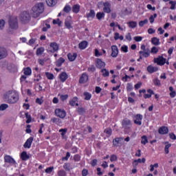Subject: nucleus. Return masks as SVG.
<instances>
[{"label":"nucleus","instance_id":"nucleus-43","mask_svg":"<svg viewBox=\"0 0 176 176\" xmlns=\"http://www.w3.org/2000/svg\"><path fill=\"white\" fill-rule=\"evenodd\" d=\"M157 17V14H153V15H151L149 17V21L151 24H153V23L155 22V19H156Z\"/></svg>","mask_w":176,"mask_h":176},{"label":"nucleus","instance_id":"nucleus-58","mask_svg":"<svg viewBox=\"0 0 176 176\" xmlns=\"http://www.w3.org/2000/svg\"><path fill=\"white\" fill-rule=\"evenodd\" d=\"M58 176H66L67 173H65V170H60L58 172Z\"/></svg>","mask_w":176,"mask_h":176},{"label":"nucleus","instance_id":"nucleus-39","mask_svg":"<svg viewBox=\"0 0 176 176\" xmlns=\"http://www.w3.org/2000/svg\"><path fill=\"white\" fill-rule=\"evenodd\" d=\"M65 61L64 58H60L57 61H56V65L57 67H61L63 65V63Z\"/></svg>","mask_w":176,"mask_h":176},{"label":"nucleus","instance_id":"nucleus-64","mask_svg":"<svg viewBox=\"0 0 176 176\" xmlns=\"http://www.w3.org/2000/svg\"><path fill=\"white\" fill-rule=\"evenodd\" d=\"M53 24H58L59 25H61V21H60V19H54Z\"/></svg>","mask_w":176,"mask_h":176},{"label":"nucleus","instance_id":"nucleus-53","mask_svg":"<svg viewBox=\"0 0 176 176\" xmlns=\"http://www.w3.org/2000/svg\"><path fill=\"white\" fill-rule=\"evenodd\" d=\"M146 8L147 9H148V10H152V12H155V10H156V7H153L151 4H148L146 6Z\"/></svg>","mask_w":176,"mask_h":176},{"label":"nucleus","instance_id":"nucleus-54","mask_svg":"<svg viewBox=\"0 0 176 176\" xmlns=\"http://www.w3.org/2000/svg\"><path fill=\"white\" fill-rule=\"evenodd\" d=\"M118 160V156L116 155H111L110 157V162H116Z\"/></svg>","mask_w":176,"mask_h":176},{"label":"nucleus","instance_id":"nucleus-9","mask_svg":"<svg viewBox=\"0 0 176 176\" xmlns=\"http://www.w3.org/2000/svg\"><path fill=\"white\" fill-rule=\"evenodd\" d=\"M143 116L141 114H137L133 116V122L135 124H138V126H141L142 124V119Z\"/></svg>","mask_w":176,"mask_h":176},{"label":"nucleus","instance_id":"nucleus-30","mask_svg":"<svg viewBox=\"0 0 176 176\" xmlns=\"http://www.w3.org/2000/svg\"><path fill=\"white\" fill-rule=\"evenodd\" d=\"M21 159H22V160H24V161L28 160V159H30V155L27 154V152L23 151L21 154Z\"/></svg>","mask_w":176,"mask_h":176},{"label":"nucleus","instance_id":"nucleus-17","mask_svg":"<svg viewBox=\"0 0 176 176\" xmlns=\"http://www.w3.org/2000/svg\"><path fill=\"white\" fill-rule=\"evenodd\" d=\"M139 54L140 59H142V57H145V58H146L151 56V52L149 51V50L145 51H140Z\"/></svg>","mask_w":176,"mask_h":176},{"label":"nucleus","instance_id":"nucleus-5","mask_svg":"<svg viewBox=\"0 0 176 176\" xmlns=\"http://www.w3.org/2000/svg\"><path fill=\"white\" fill-rule=\"evenodd\" d=\"M19 19L21 21V23H23V24H25L26 23H28L31 19V16L30 15V12L24 11L23 12L20 16Z\"/></svg>","mask_w":176,"mask_h":176},{"label":"nucleus","instance_id":"nucleus-50","mask_svg":"<svg viewBox=\"0 0 176 176\" xmlns=\"http://www.w3.org/2000/svg\"><path fill=\"white\" fill-rule=\"evenodd\" d=\"M5 24H6V23L5 22V20L1 19L0 20V30H3V28H5Z\"/></svg>","mask_w":176,"mask_h":176},{"label":"nucleus","instance_id":"nucleus-34","mask_svg":"<svg viewBox=\"0 0 176 176\" xmlns=\"http://www.w3.org/2000/svg\"><path fill=\"white\" fill-rule=\"evenodd\" d=\"M151 43H153V45H155V46H157L160 44V40L156 37H153L151 39Z\"/></svg>","mask_w":176,"mask_h":176},{"label":"nucleus","instance_id":"nucleus-33","mask_svg":"<svg viewBox=\"0 0 176 176\" xmlns=\"http://www.w3.org/2000/svg\"><path fill=\"white\" fill-rule=\"evenodd\" d=\"M148 142H149V141L148 140V137H146V135L142 136L141 144H142V145H146Z\"/></svg>","mask_w":176,"mask_h":176},{"label":"nucleus","instance_id":"nucleus-44","mask_svg":"<svg viewBox=\"0 0 176 176\" xmlns=\"http://www.w3.org/2000/svg\"><path fill=\"white\" fill-rule=\"evenodd\" d=\"M68 131V129H60L59 130V133H60V135H62L63 138L65 137V134H67V132Z\"/></svg>","mask_w":176,"mask_h":176},{"label":"nucleus","instance_id":"nucleus-63","mask_svg":"<svg viewBox=\"0 0 176 176\" xmlns=\"http://www.w3.org/2000/svg\"><path fill=\"white\" fill-rule=\"evenodd\" d=\"M94 71H96V67L94 65H91L89 67H88L89 72H94Z\"/></svg>","mask_w":176,"mask_h":176},{"label":"nucleus","instance_id":"nucleus-26","mask_svg":"<svg viewBox=\"0 0 176 176\" xmlns=\"http://www.w3.org/2000/svg\"><path fill=\"white\" fill-rule=\"evenodd\" d=\"M87 45H89L87 41H82L78 45L79 49H80L81 50H85V49L87 47Z\"/></svg>","mask_w":176,"mask_h":176},{"label":"nucleus","instance_id":"nucleus-48","mask_svg":"<svg viewBox=\"0 0 176 176\" xmlns=\"http://www.w3.org/2000/svg\"><path fill=\"white\" fill-rule=\"evenodd\" d=\"M104 133L108 135V137H111L112 134V129H111V128H107L104 129Z\"/></svg>","mask_w":176,"mask_h":176},{"label":"nucleus","instance_id":"nucleus-51","mask_svg":"<svg viewBox=\"0 0 176 176\" xmlns=\"http://www.w3.org/2000/svg\"><path fill=\"white\" fill-rule=\"evenodd\" d=\"M145 24H148V19H144V21H140L139 22V25L140 27H144V25H145Z\"/></svg>","mask_w":176,"mask_h":176},{"label":"nucleus","instance_id":"nucleus-45","mask_svg":"<svg viewBox=\"0 0 176 176\" xmlns=\"http://www.w3.org/2000/svg\"><path fill=\"white\" fill-rule=\"evenodd\" d=\"M8 108H9V104H1L0 105V111H6Z\"/></svg>","mask_w":176,"mask_h":176},{"label":"nucleus","instance_id":"nucleus-1","mask_svg":"<svg viewBox=\"0 0 176 176\" xmlns=\"http://www.w3.org/2000/svg\"><path fill=\"white\" fill-rule=\"evenodd\" d=\"M19 93L16 91H8L3 96V99L8 104H16L19 101Z\"/></svg>","mask_w":176,"mask_h":176},{"label":"nucleus","instance_id":"nucleus-25","mask_svg":"<svg viewBox=\"0 0 176 176\" xmlns=\"http://www.w3.org/2000/svg\"><path fill=\"white\" fill-rule=\"evenodd\" d=\"M67 57L69 61H75L76 57H78V54L76 53H70L67 55Z\"/></svg>","mask_w":176,"mask_h":176},{"label":"nucleus","instance_id":"nucleus-59","mask_svg":"<svg viewBox=\"0 0 176 176\" xmlns=\"http://www.w3.org/2000/svg\"><path fill=\"white\" fill-rule=\"evenodd\" d=\"M101 56H102V53L100 52V51H98V49H96L95 50V56L96 57H100Z\"/></svg>","mask_w":176,"mask_h":176},{"label":"nucleus","instance_id":"nucleus-11","mask_svg":"<svg viewBox=\"0 0 176 176\" xmlns=\"http://www.w3.org/2000/svg\"><path fill=\"white\" fill-rule=\"evenodd\" d=\"M7 69L9 72H11V74H14L17 72V65L13 63H8L7 65Z\"/></svg>","mask_w":176,"mask_h":176},{"label":"nucleus","instance_id":"nucleus-55","mask_svg":"<svg viewBox=\"0 0 176 176\" xmlns=\"http://www.w3.org/2000/svg\"><path fill=\"white\" fill-rule=\"evenodd\" d=\"M36 104H38V105H42V104H43V98H36Z\"/></svg>","mask_w":176,"mask_h":176},{"label":"nucleus","instance_id":"nucleus-52","mask_svg":"<svg viewBox=\"0 0 176 176\" xmlns=\"http://www.w3.org/2000/svg\"><path fill=\"white\" fill-rule=\"evenodd\" d=\"M121 50L124 53H127V52H129V47H127L126 45H123L121 47Z\"/></svg>","mask_w":176,"mask_h":176},{"label":"nucleus","instance_id":"nucleus-62","mask_svg":"<svg viewBox=\"0 0 176 176\" xmlns=\"http://www.w3.org/2000/svg\"><path fill=\"white\" fill-rule=\"evenodd\" d=\"M78 112L80 113V115H82V113H85V110L83 107H78Z\"/></svg>","mask_w":176,"mask_h":176},{"label":"nucleus","instance_id":"nucleus-24","mask_svg":"<svg viewBox=\"0 0 176 176\" xmlns=\"http://www.w3.org/2000/svg\"><path fill=\"white\" fill-rule=\"evenodd\" d=\"M69 104L72 107H75V105L76 107H79V104H78V98L74 97L70 101H69Z\"/></svg>","mask_w":176,"mask_h":176},{"label":"nucleus","instance_id":"nucleus-8","mask_svg":"<svg viewBox=\"0 0 176 176\" xmlns=\"http://www.w3.org/2000/svg\"><path fill=\"white\" fill-rule=\"evenodd\" d=\"M58 51V44L56 42L51 43L50 44V47L48 48V52L50 53H56V52Z\"/></svg>","mask_w":176,"mask_h":176},{"label":"nucleus","instance_id":"nucleus-32","mask_svg":"<svg viewBox=\"0 0 176 176\" xmlns=\"http://www.w3.org/2000/svg\"><path fill=\"white\" fill-rule=\"evenodd\" d=\"M45 52V48L43 47H41L39 48H37L36 54L37 56H42L43 53Z\"/></svg>","mask_w":176,"mask_h":176},{"label":"nucleus","instance_id":"nucleus-27","mask_svg":"<svg viewBox=\"0 0 176 176\" xmlns=\"http://www.w3.org/2000/svg\"><path fill=\"white\" fill-rule=\"evenodd\" d=\"M121 141H123V138H116L113 140V145H114V146H118Z\"/></svg>","mask_w":176,"mask_h":176},{"label":"nucleus","instance_id":"nucleus-3","mask_svg":"<svg viewBox=\"0 0 176 176\" xmlns=\"http://www.w3.org/2000/svg\"><path fill=\"white\" fill-rule=\"evenodd\" d=\"M9 28L8 31L12 34V31H16L19 28V22L17 16H11L8 21Z\"/></svg>","mask_w":176,"mask_h":176},{"label":"nucleus","instance_id":"nucleus-18","mask_svg":"<svg viewBox=\"0 0 176 176\" xmlns=\"http://www.w3.org/2000/svg\"><path fill=\"white\" fill-rule=\"evenodd\" d=\"M89 80V76L86 73H83L80 77L79 83L84 84Z\"/></svg>","mask_w":176,"mask_h":176},{"label":"nucleus","instance_id":"nucleus-37","mask_svg":"<svg viewBox=\"0 0 176 176\" xmlns=\"http://www.w3.org/2000/svg\"><path fill=\"white\" fill-rule=\"evenodd\" d=\"M127 24L130 28H135V27H137L138 23L137 22L132 21L128 22Z\"/></svg>","mask_w":176,"mask_h":176},{"label":"nucleus","instance_id":"nucleus-6","mask_svg":"<svg viewBox=\"0 0 176 176\" xmlns=\"http://www.w3.org/2000/svg\"><path fill=\"white\" fill-rule=\"evenodd\" d=\"M23 76H21V82H24L27 79L28 76H30V75L32 74V70H31V68L26 67L23 69Z\"/></svg>","mask_w":176,"mask_h":176},{"label":"nucleus","instance_id":"nucleus-2","mask_svg":"<svg viewBox=\"0 0 176 176\" xmlns=\"http://www.w3.org/2000/svg\"><path fill=\"white\" fill-rule=\"evenodd\" d=\"M45 10V6H43V3H38L36 4L32 9V16L34 19H38L42 13H43Z\"/></svg>","mask_w":176,"mask_h":176},{"label":"nucleus","instance_id":"nucleus-16","mask_svg":"<svg viewBox=\"0 0 176 176\" xmlns=\"http://www.w3.org/2000/svg\"><path fill=\"white\" fill-rule=\"evenodd\" d=\"M119 54V49H118V46L116 45H112L111 46V57H113L114 58L118 57V55Z\"/></svg>","mask_w":176,"mask_h":176},{"label":"nucleus","instance_id":"nucleus-49","mask_svg":"<svg viewBox=\"0 0 176 176\" xmlns=\"http://www.w3.org/2000/svg\"><path fill=\"white\" fill-rule=\"evenodd\" d=\"M155 86H158V87H160L161 86V83H160V80L158 79V78H155L153 80Z\"/></svg>","mask_w":176,"mask_h":176},{"label":"nucleus","instance_id":"nucleus-29","mask_svg":"<svg viewBox=\"0 0 176 176\" xmlns=\"http://www.w3.org/2000/svg\"><path fill=\"white\" fill-rule=\"evenodd\" d=\"M100 72L103 76V78H108V76H109V71H108V69H102L100 70Z\"/></svg>","mask_w":176,"mask_h":176},{"label":"nucleus","instance_id":"nucleus-21","mask_svg":"<svg viewBox=\"0 0 176 176\" xmlns=\"http://www.w3.org/2000/svg\"><path fill=\"white\" fill-rule=\"evenodd\" d=\"M157 67H153L152 65H148L147 67V71L149 74H153V72H157L158 71Z\"/></svg>","mask_w":176,"mask_h":176},{"label":"nucleus","instance_id":"nucleus-15","mask_svg":"<svg viewBox=\"0 0 176 176\" xmlns=\"http://www.w3.org/2000/svg\"><path fill=\"white\" fill-rule=\"evenodd\" d=\"M106 64L105 62L102 61L100 58H96V67L98 68L99 69H101V68H104Z\"/></svg>","mask_w":176,"mask_h":176},{"label":"nucleus","instance_id":"nucleus-22","mask_svg":"<svg viewBox=\"0 0 176 176\" xmlns=\"http://www.w3.org/2000/svg\"><path fill=\"white\" fill-rule=\"evenodd\" d=\"M8 57V51L6 49H2L0 50V60L2 58H6Z\"/></svg>","mask_w":176,"mask_h":176},{"label":"nucleus","instance_id":"nucleus-28","mask_svg":"<svg viewBox=\"0 0 176 176\" xmlns=\"http://www.w3.org/2000/svg\"><path fill=\"white\" fill-rule=\"evenodd\" d=\"M80 10V6L79 4L74 5L72 7L73 13H79Z\"/></svg>","mask_w":176,"mask_h":176},{"label":"nucleus","instance_id":"nucleus-57","mask_svg":"<svg viewBox=\"0 0 176 176\" xmlns=\"http://www.w3.org/2000/svg\"><path fill=\"white\" fill-rule=\"evenodd\" d=\"M41 79H42V77L41 76V75H38L37 76H35L34 79V83H38V82H39V80H41Z\"/></svg>","mask_w":176,"mask_h":176},{"label":"nucleus","instance_id":"nucleus-31","mask_svg":"<svg viewBox=\"0 0 176 176\" xmlns=\"http://www.w3.org/2000/svg\"><path fill=\"white\" fill-rule=\"evenodd\" d=\"M87 16L89 19H94L96 16V12L94 10H91L90 12L87 14Z\"/></svg>","mask_w":176,"mask_h":176},{"label":"nucleus","instance_id":"nucleus-35","mask_svg":"<svg viewBox=\"0 0 176 176\" xmlns=\"http://www.w3.org/2000/svg\"><path fill=\"white\" fill-rule=\"evenodd\" d=\"M105 17V13L102 12H99L96 14V18L98 20H101V19H104Z\"/></svg>","mask_w":176,"mask_h":176},{"label":"nucleus","instance_id":"nucleus-40","mask_svg":"<svg viewBox=\"0 0 176 176\" xmlns=\"http://www.w3.org/2000/svg\"><path fill=\"white\" fill-rule=\"evenodd\" d=\"M169 3L170 5V9L171 10H175V6H176V1H170Z\"/></svg>","mask_w":176,"mask_h":176},{"label":"nucleus","instance_id":"nucleus-12","mask_svg":"<svg viewBox=\"0 0 176 176\" xmlns=\"http://www.w3.org/2000/svg\"><path fill=\"white\" fill-rule=\"evenodd\" d=\"M4 162L6 163H9V164H12V166H14L15 164H17L16 162V160L12 157L10 155H5L4 156Z\"/></svg>","mask_w":176,"mask_h":176},{"label":"nucleus","instance_id":"nucleus-14","mask_svg":"<svg viewBox=\"0 0 176 176\" xmlns=\"http://www.w3.org/2000/svg\"><path fill=\"white\" fill-rule=\"evenodd\" d=\"M122 127L125 129V130H129V129L131 128V121L127 118H125L122 121Z\"/></svg>","mask_w":176,"mask_h":176},{"label":"nucleus","instance_id":"nucleus-10","mask_svg":"<svg viewBox=\"0 0 176 176\" xmlns=\"http://www.w3.org/2000/svg\"><path fill=\"white\" fill-rule=\"evenodd\" d=\"M166 58L163 56H159L158 58H155L153 62L157 65H164L166 64Z\"/></svg>","mask_w":176,"mask_h":176},{"label":"nucleus","instance_id":"nucleus-36","mask_svg":"<svg viewBox=\"0 0 176 176\" xmlns=\"http://www.w3.org/2000/svg\"><path fill=\"white\" fill-rule=\"evenodd\" d=\"M169 91H170V97H171V98H174V97L176 96V92L174 91V88L173 87H170Z\"/></svg>","mask_w":176,"mask_h":176},{"label":"nucleus","instance_id":"nucleus-47","mask_svg":"<svg viewBox=\"0 0 176 176\" xmlns=\"http://www.w3.org/2000/svg\"><path fill=\"white\" fill-rule=\"evenodd\" d=\"M159 52V48H157V47H153L151 50V53H152L153 54H157Z\"/></svg>","mask_w":176,"mask_h":176},{"label":"nucleus","instance_id":"nucleus-20","mask_svg":"<svg viewBox=\"0 0 176 176\" xmlns=\"http://www.w3.org/2000/svg\"><path fill=\"white\" fill-rule=\"evenodd\" d=\"M59 79H60V82L64 83V82H65V80H67L68 79V74H67L65 72H62L59 75Z\"/></svg>","mask_w":176,"mask_h":176},{"label":"nucleus","instance_id":"nucleus-42","mask_svg":"<svg viewBox=\"0 0 176 176\" xmlns=\"http://www.w3.org/2000/svg\"><path fill=\"white\" fill-rule=\"evenodd\" d=\"M45 75L47 79H50V80H53V79H54V75L52 73L45 72Z\"/></svg>","mask_w":176,"mask_h":176},{"label":"nucleus","instance_id":"nucleus-13","mask_svg":"<svg viewBox=\"0 0 176 176\" xmlns=\"http://www.w3.org/2000/svg\"><path fill=\"white\" fill-rule=\"evenodd\" d=\"M72 23H73L72 17L67 16L65 21V25L66 28H67V30L72 29L73 28Z\"/></svg>","mask_w":176,"mask_h":176},{"label":"nucleus","instance_id":"nucleus-56","mask_svg":"<svg viewBox=\"0 0 176 176\" xmlns=\"http://www.w3.org/2000/svg\"><path fill=\"white\" fill-rule=\"evenodd\" d=\"M60 96V99L61 100V101H65V100H67L68 98V95L65 94V95H58Z\"/></svg>","mask_w":176,"mask_h":176},{"label":"nucleus","instance_id":"nucleus-60","mask_svg":"<svg viewBox=\"0 0 176 176\" xmlns=\"http://www.w3.org/2000/svg\"><path fill=\"white\" fill-rule=\"evenodd\" d=\"M171 146V144H168L165 146L164 151L166 154L168 153V149H170V147Z\"/></svg>","mask_w":176,"mask_h":176},{"label":"nucleus","instance_id":"nucleus-23","mask_svg":"<svg viewBox=\"0 0 176 176\" xmlns=\"http://www.w3.org/2000/svg\"><path fill=\"white\" fill-rule=\"evenodd\" d=\"M158 133L160 134H167L168 133V128L167 126H161L158 130Z\"/></svg>","mask_w":176,"mask_h":176},{"label":"nucleus","instance_id":"nucleus-7","mask_svg":"<svg viewBox=\"0 0 176 176\" xmlns=\"http://www.w3.org/2000/svg\"><path fill=\"white\" fill-rule=\"evenodd\" d=\"M55 115L56 116H58V118H60V119H64L67 115V113L65 112V110L63 109H56Z\"/></svg>","mask_w":176,"mask_h":176},{"label":"nucleus","instance_id":"nucleus-61","mask_svg":"<svg viewBox=\"0 0 176 176\" xmlns=\"http://www.w3.org/2000/svg\"><path fill=\"white\" fill-rule=\"evenodd\" d=\"M63 10L66 12V13H69V12H71V6H66Z\"/></svg>","mask_w":176,"mask_h":176},{"label":"nucleus","instance_id":"nucleus-19","mask_svg":"<svg viewBox=\"0 0 176 176\" xmlns=\"http://www.w3.org/2000/svg\"><path fill=\"white\" fill-rule=\"evenodd\" d=\"M33 141H34V138L32 137L29 138L23 144L24 148H28V149H30V148H31V145L32 144Z\"/></svg>","mask_w":176,"mask_h":176},{"label":"nucleus","instance_id":"nucleus-46","mask_svg":"<svg viewBox=\"0 0 176 176\" xmlns=\"http://www.w3.org/2000/svg\"><path fill=\"white\" fill-rule=\"evenodd\" d=\"M25 118L27 119L26 123H31V122H32L31 115H30V113H25Z\"/></svg>","mask_w":176,"mask_h":176},{"label":"nucleus","instance_id":"nucleus-4","mask_svg":"<svg viewBox=\"0 0 176 176\" xmlns=\"http://www.w3.org/2000/svg\"><path fill=\"white\" fill-rule=\"evenodd\" d=\"M103 5V12L104 13H111V3L108 1H100L98 3V8H101Z\"/></svg>","mask_w":176,"mask_h":176},{"label":"nucleus","instance_id":"nucleus-38","mask_svg":"<svg viewBox=\"0 0 176 176\" xmlns=\"http://www.w3.org/2000/svg\"><path fill=\"white\" fill-rule=\"evenodd\" d=\"M91 98V94L89 92H84V100L89 101Z\"/></svg>","mask_w":176,"mask_h":176},{"label":"nucleus","instance_id":"nucleus-41","mask_svg":"<svg viewBox=\"0 0 176 176\" xmlns=\"http://www.w3.org/2000/svg\"><path fill=\"white\" fill-rule=\"evenodd\" d=\"M46 3L48 6H54V5H56V1H54V0H46Z\"/></svg>","mask_w":176,"mask_h":176}]
</instances>
